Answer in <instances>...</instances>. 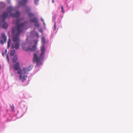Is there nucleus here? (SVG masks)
I'll return each instance as SVG.
<instances>
[{
    "mask_svg": "<svg viewBox=\"0 0 133 133\" xmlns=\"http://www.w3.org/2000/svg\"><path fill=\"white\" fill-rule=\"evenodd\" d=\"M19 20H17L16 22V26L12 28V41L14 42L12 43L11 48L17 49L19 46V42L20 39L19 36L24 29L27 22H25L19 24Z\"/></svg>",
    "mask_w": 133,
    "mask_h": 133,
    "instance_id": "obj_1",
    "label": "nucleus"
},
{
    "mask_svg": "<svg viewBox=\"0 0 133 133\" xmlns=\"http://www.w3.org/2000/svg\"><path fill=\"white\" fill-rule=\"evenodd\" d=\"M12 67L15 70H18V73L19 74H21L19 76V78L22 80V82H24L26 78L27 77V76L25 75L26 74L28 71H30L31 68V66H29L28 68H24L23 69V70L19 69L20 68V64L19 63L17 62L15 64L12 65Z\"/></svg>",
    "mask_w": 133,
    "mask_h": 133,
    "instance_id": "obj_2",
    "label": "nucleus"
},
{
    "mask_svg": "<svg viewBox=\"0 0 133 133\" xmlns=\"http://www.w3.org/2000/svg\"><path fill=\"white\" fill-rule=\"evenodd\" d=\"M41 53L40 56H38L37 55L36 53L34 54V57L33 61L34 62H36L37 64L41 62L44 58V55L45 54V49L44 45H42L41 48Z\"/></svg>",
    "mask_w": 133,
    "mask_h": 133,
    "instance_id": "obj_3",
    "label": "nucleus"
},
{
    "mask_svg": "<svg viewBox=\"0 0 133 133\" xmlns=\"http://www.w3.org/2000/svg\"><path fill=\"white\" fill-rule=\"evenodd\" d=\"M14 10L11 6H10L8 8L7 11L8 12H5L3 13L2 15V20L1 22H3L4 21L5 19L6 18L8 15V13H10Z\"/></svg>",
    "mask_w": 133,
    "mask_h": 133,
    "instance_id": "obj_4",
    "label": "nucleus"
},
{
    "mask_svg": "<svg viewBox=\"0 0 133 133\" xmlns=\"http://www.w3.org/2000/svg\"><path fill=\"white\" fill-rule=\"evenodd\" d=\"M7 40V37L4 33H2L1 34V35L0 37V43L1 44H3L5 43Z\"/></svg>",
    "mask_w": 133,
    "mask_h": 133,
    "instance_id": "obj_5",
    "label": "nucleus"
},
{
    "mask_svg": "<svg viewBox=\"0 0 133 133\" xmlns=\"http://www.w3.org/2000/svg\"><path fill=\"white\" fill-rule=\"evenodd\" d=\"M28 2V0H23L22 1H19L18 3L19 6H20L21 5L24 6Z\"/></svg>",
    "mask_w": 133,
    "mask_h": 133,
    "instance_id": "obj_6",
    "label": "nucleus"
},
{
    "mask_svg": "<svg viewBox=\"0 0 133 133\" xmlns=\"http://www.w3.org/2000/svg\"><path fill=\"white\" fill-rule=\"evenodd\" d=\"M11 16L13 17L17 18L20 15V13L18 11H17L15 13H11Z\"/></svg>",
    "mask_w": 133,
    "mask_h": 133,
    "instance_id": "obj_7",
    "label": "nucleus"
},
{
    "mask_svg": "<svg viewBox=\"0 0 133 133\" xmlns=\"http://www.w3.org/2000/svg\"><path fill=\"white\" fill-rule=\"evenodd\" d=\"M38 20L36 17H35L33 18H31L30 20V22H38Z\"/></svg>",
    "mask_w": 133,
    "mask_h": 133,
    "instance_id": "obj_8",
    "label": "nucleus"
},
{
    "mask_svg": "<svg viewBox=\"0 0 133 133\" xmlns=\"http://www.w3.org/2000/svg\"><path fill=\"white\" fill-rule=\"evenodd\" d=\"M23 49L25 51H30V48L29 47H23Z\"/></svg>",
    "mask_w": 133,
    "mask_h": 133,
    "instance_id": "obj_9",
    "label": "nucleus"
},
{
    "mask_svg": "<svg viewBox=\"0 0 133 133\" xmlns=\"http://www.w3.org/2000/svg\"><path fill=\"white\" fill-rule=\"evenodd\" d=\"M36 49V47L35 45L33 46L31 48H30V51H34Z\"/></svg>",
    "mask_w": 133,
    "mask_h": 133,
    "instance_id": "obj_10",
    "label": "nucleus"
},
{
    "mask_svg": "<svg viewBox=\"0 0 133 133\" xmlns=\"http://www.w3.org/2000/svg\"><path fill=\"white\" fill-rule=\"evenodd\" d=\"M8 26V24L6 23H5L3 24L2 27L3 28L6 29L7 28Z\"/></svg>",
    "mask_w": 133,
    "mask_h": 133,
    "instance_id": "obj_11",
    "label": "nucleus"
},
{
    "mask_svg": "<svg viewBox=\"0 0 133 133\" xmlns=\"http://www.w3.org/2000/svg\"><path fill=\"white\" fill-rule=\"evenodd\" d=\"M11 42V40L10 38H9L8 39V41L7 42V48L9 49L10 46V43Z\"/></svg>",
    "mask_w": 133,
    "mask_h": 133,
    "instance_id": "obj_12",
    "label": "nucleus"
},
{
    "mask_svg": "<svg viewBox=\"0 0 133 133\" xmlns=\"http://www.w3.org/2000/svg\"><path fill=\"white\" fill-rule=\"evenodd\" d=\"M15 53V51L13 50H11L10 52V56H12L14 55Z\"/></svg>",
    "mask_w": 133,
    "mask_h": 133,
    "instance_id": "obj_13",
    "label": "nucleus"
},
{
    "mask_svg": "<svg viewBox=\"0 0 133 133\" xmlns=\"http://www.w3.org/2000/svg\"><path fill=\"white\" fill-rule=\"evenodd\" d=\"M17 60V57L16 56H15L12 59V62L13 63H15L16 62Z\"/></svg>",
    "mask_w": 133,
    "mask_h": 133,
    "instance_id": "obj_14",
    "label": "nucleus"
},
{
    "mask_svg": "<svg viewBox=\"0 0 133 133\" xmlns=\"http://www.w3.org/2000/svg\"><path fill=\"white\" fill-rule=\"evenodd\" d=\"M28 16L30 17H31L34 16V15L32 13H28Z\"/></svg>",
    "mask_w": 133,
    "mask_h": 133,
    "instance_id": "obj_15",
    "label": "nucleus"
},
{
    "mask_svg": "<svg viewBox=\"0 0 133 133\" xmlns=\"http://www.w3.org/2000/svg\"><path fill=\"white\" fill-rule=\"evenodd\" d=\"M42 43L43 44H44L45 43V39L44 37H42Z\"/></svg>",
    "mask_w": 133,
    "mask_h": 133,
    "instance_id": "obj_16",
    "label": "nucleus"
},
{
    "mask_svg": "<svg viewBox=\"0 0 133 133\" xmlns=\"http://www.w3.org/2000/svg\"><path fill=\"white\" fill-rule=\"evenodd\" d=\"M31 9L29 6H26V10L27 12H28L30 11Z\"/></svg>",
    "mask_w": 133,
    "mask_h": 133,
    "instance_id": "obj_17",
    "label": "nucleus"
},
{
    "mask_svg": "<svg viewBox=\"0 0 133 133\" xmlns=\"http://www.w3.org/2000/svg\"><path fill=\"white\" fill-rule=\"evenodd\" d=\"M10 107L11 109V110L12 111H13L14 110V107L13 105H10Z\"/></svg>",
    "mask_w": 133,
    "mask_h": 133,
    "instance_id": "obj_18",
    "label": "nucleus"
},
{
    "mask_svg": "<svg viewBox=\"0 0 133 133\" xmlns=\"http://www.w3.org/2000/svg\"><path fill=\"white\" fill-rule=\"evenodd\" d=\"M35 25L37 27H39V24L37 22H35Z\"/></svg>",
    "mask_w": 133,
    "mask_h": 133,
    "instance_id": "obj_19",
    "label": "nucleus"
},
{
    "mask_svg": "<svg viewBox=\"0 0 133 133\" xmlns=\"http://www.w3.org/2000/svg\"><path fill=\"white\" fill-rule=\"evenodd\" d=\"M6 58L7 60L8 63H9V59L8 55V54H7L6 55Z\"/></svg>",
    "mask_w": 133,
    "mask_h": 133,
    "instance_id": "obj_20",
    "label": "nucleus"
},
{
    "mask_svg": "<svg viewBox=\"0 0 133 133\" xmlns=\"http://www.w3.org/2000/svg\"><path fill=\"white\" fill-rule=\"evenodd\" d=\"M61 8L62 11V12L63 13H64V10L63 7V5H62V6L61 7Z\"/></svg>",
    "mask_w": 133,
    "mask_h": 133,
    "instance_id": "obj_21",
    "label": "nucleus"
},
{
    "mask_svg": "<svg viewBox=\"0 0 133 133\" xmlns=\"http://www.w3.org/2000/svg\"><path fill=\"white\" fill-rule=\"evenodd\" d=\"M41 21L42 22H43V24H44V25H45V22H44V19H43V18H41Z\"/></svg>",
    "mask_w": 133,
    "mask_h": 133,
    "instance_id": "obj_22",
    "label": "nucleus"
},
{
    "mask_svg": "<svg viewBox=\"0 0 133 133\" xmlns=\"http://www.w3.org/2000/svg\"><path fill=\"white\" fill-rule=\"evenodd\" d=\"M56 29V23H55L54 24V30H55Z\"/></svg>",
    "mask_w": 133,
    "mask_h": 133,
    "instance_id": "obj_23",
    "label": "nucleus"
},
{
    "mask_svg": "<svg viewBox=\"0 0 133 133\" xmlns=\"http://www.w3.org/2000/svg\"><path fill=\"white\" fill-rule=\"evenodd\" d=\"M38 41L36 40L35 41V43L36 44L37 43Z\"/></svg>",
    "mask_w": 133,
    "mask_h": 133,
    "instance_id": "obj_24",
    "label": "nucleus"
},
{
    "mask_svg": "<svg viewBox=\"0 0 133 133\" xmlns=\"http://www.w3.org/2000/svg\"><path fill=\"white\" fill-rule=\"evenodd\" d=\"M52 3H54V0H52Z\"/></svg>",
    "mask_w": 133,
    "mask_h": 133,
    "instance_id": "obj_25",
    "label": "nucleus"
},
{
    "mask_svg": "<svg viewBox=\"0 0 133 133\" xmlns=\"http://www.w3.org/2000/svg\"><path fill=\"white\" fill-rule=\"evenodd\" d=\"M2 55L3 56H4V53H2Z\"/></svg>",
    "mask_w": 133,
    "mask_h": 133,
    "instance_id": "obj_26",
    "label": "nucleus"
},
{
    "mask_svg": "<svg viewBox=\"0 0 133 133\" xmlns=\"http://www.w3.org/2000/svg\"><path fill=\"white\" fill-rule=\"evenodd\" d=\"M7 50H6H6H5V52H7Z\"/></svg>",
    "mask_w": 133,
    "mask_h": 133,
    "instance_id": "obj_27",
    "label": "nucleus"
},
{
    "mask_svg": "<svg viewBox=\"0 0 133 133\" xmlns=\"http://www.w3.org/2000/svg\"><path fill=\"white\" fill-rule=\"evenodd\" d=\"M35 1H35V3H36V2H35Z\"/></svg>",
    "mask_w": 133,
    "mask_h": 133,
    "instance_id": "obj_28",
    "label": "nucleus"
},
{
    "mask_svg": "<svg viewBox=\"0 0 133 133\" xmlns=\"http://www.w3.org/2000/svg\"><path fill=\"white\" fill-rule=\"evenodd\" d=\"M37 0V1H38L39 0Z\"/></svg>",
    "mask_w": 133,
    "mask_h": 133,
    "instance_id": "obj_29",
    "label": "nucleus"
}]
</instances>
